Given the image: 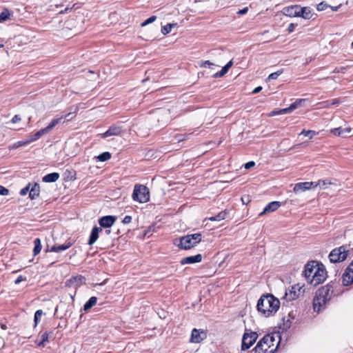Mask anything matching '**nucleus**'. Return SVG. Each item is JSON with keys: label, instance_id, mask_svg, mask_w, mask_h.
Listing matches in <instances>:
<instances>
[{"label": "nucleus", "instance_id": "nucleus-1", "mask_svg": "<svg viewBox=\"0 0 353 353\" xmlns=\"http://www.w3.org/2000/svg\"><path fill=\"white\" fill-rule=\"evenodd\" d=\"M279 307L280 301L272 294H263L256 305L258 312L265 317L274 315Z\"/></svg>", "mask_w": 353, "mask_h": 353}, {"label": "nucleus", "instance_id": "nucleus-2", "mask_svg": "<svg viewBox=\"0 0 353 353\" xmlns=\"http://www.w3.org/2000/svg\"><path fill=\"white\" fill-rule=\"evenodd\" d=\"M332 285L327 284L319 288L316 292L313 299V309L315 312H319L324 309L325 304L330 301L332 293Z\"/></svg>", "mask_w": 353, "mask_h": 353}, {"label": "nucleus", "instance_id": "nucleus-3", "mask_svg": "<svg viewBox=\"0 0 353 353\" xmlns=\"http://www.w3.org/2000/svg\"><path fill=\"white\" fill-rule=\"evenodd\" d=\"M201 241V234L195 233L181 236L179 239V243L177 246L183 250H190L200 243Z\"/></svg>", "mask_w": 353, "mask_h": 353}, {"label": "nucleus", "instance_id": "nucleus-4", "mask_svg": "<svg viewBox=\"0 0 353 353\" xmlns=\"http://www.w3.org/2000/svg\"><path fill=\"white\" fill-rule=\"evenodd\" d=\"M132 196L136 201L146 203L150 200L149 189L145 185L136 184Z\"/></svg>", "mask_w": 353, "mask_h": 353}, {"label": "nucleus", "instance_id": "nucleus-5", "mask_svg": "<svg viewBox=\"0 0 353 353\" xmlns=\"http://www.w3.org/2000/svg\"><path fill=\"white\" fill-rule=\"evenodd\" d=\"M349 250L346 245H342L334 248L329 254V259L331 263H338L345 261L348 256Z\"/></svg>", "mask_w": 353, "mask_h": 353}, {"label": "nucleus", "instance_id": "nucleus-6", "mask_svg": "<svg viewBox=\"0 0 353 353\" xmlns=\"http://www.w3.org/2000/svg\"><path fill=\"white\" fill-rule=\"evenodd\" d=\"M330 183H331L330 181H322L321 182L319 181V183L301 182V183H298L295 184L293 190L295 193H300V192H303L307 190L315 188L318 185L320 186L321 188H324V187L327 184H330Z\"/></svg>", "mask_w": 353, "mask_h": 353}, {"label": "nucleus", "instance_id": "nucleus-7", "mask_svg": "<svg viewBox=\"0 0 353 353\" xmlns=\"http://www.w3.org/2000/svg\"><path fill=\"white\" fill-rule=\"evenodd\" d=\"M327 277V272L321 264L316 268L314 274L312 275V278L310 280V283L314 286H316L320 283H322Z\"/></svg>", "mask_w": 353, "mask_h": 353}, {"label": "nucleus", "instance_id": "nucleus-8", "mask_svg": "<svg viewBox=\"0 0 353 353\" xmlns=\"http://www.w3.org/2000/svg\"><path fill=\"white\" fill-rule=\"evenodd\" d=\"M258 334L256 332H245L242 338L241 350H248L256 341Z\"/></svg>", "mask_w": 353, "mask_h": 353}, {"label": "nucleus", "instance_id": "nucleus-9", "mask_svg": "<svg viewBox=\"0 0 353 353\" xmlns=\"http://www.w3.org/2000/svg\"><path fill=\"white\" fill-rule=\"evenodd\" d=\"M270 338L268 336H264L257 343L254 347V353H274L276 348H270L265 344V341H270Z\"/></svg>", "mask_w": 353, "mask_h": 353}, {"label": "nucleus", "instance_id": "nucleus-10", "mask_svg": "<svg viewBox=\"0 0 353 353\" xmlns=\"http://www.w3.org/2000/svg\"><path fill=\"white\" fill-rule=\"evenodd\" d=\"M302 287L299 285L292 286L291 289L287 290L285 294L284 298L287 301H292L299 297V296L304 292L301 290Z\"/></svg>", "mask_w": 353, "mask_h": 353}, {"label": "nucleus", "instance_id": "nucleus-11", "mask_svg": "<svg viewBox=\"0 0 353 353\" xmlns=\"http://www.w3.org/2000/svg\"><path fill=\"white\" fill-rule=\"evenodd\" d=\"M342 280L343 285L345 286L353 283V259L343 274Z\"/></svg>", "mask_w": 353, "mask_h": 353}, {"label": "nucleus", "instance_id": "nucleus-12", "mask_svg": "<svg viewBox=\"0 0 353 353\" xmlns=\"http://www.w3.org/2000/svg\"><path fill=\"white\" fill-rule=\"evenodd\" d=\"M85 277L81 275L72 276L70 279L66 281L65 286L69 288L73 287L74 288H77L81 286L82 284L85 283Z\"/></svg>", "mask_w": 353, "mask_h": 353}, {"label": "nucleus", "instance_id": "nucleus-13", "mask_svg": "<svg viewBox=\"0 0 353 353\" xmlns=\"http://www.w3.org/2000/svg\"><path fill=\"white\" fill-rule=\"evenodd\" d=\"M207 337V334L201 330L193 329L191 334L190 342L200 343Z\"/></svg>", "mask_w": 353, "mask_h": 353}, {"label": "nucleus", "instance_id": "nucleus-14", "mask_svg": "<svg viewBox=\"0 0 353 353\" xmlns=\"http://www.w3.org/2000/svg\"><path fill=\"white\" fill-rule=\"evenodd\" d=\"M318 266H319V265L316 263V261H310L306 264L304 270V275L309 283Z\"/></svg>", "mask_w": 353, "mask_h": 353}, {"label": "nucleus", "instance_id": "nucleus-15", "mask_svg": "<svg viewBox=\"0 0 353 353\" xmlns=\"http://www.w3.org/2000/svg\"><path fill=\"white\" fill-rule=\"evenodd\" d=\"M123 132L122 127L116 125H111L109 129L101 134V138H106L110 136H119Z\"/></svg>", "mask_w": 353, "mask_h": 353}, {"label": "nucleus", "instance_id": "nucleus-16", "mask_svg": "<svg viewBox=\"0 0 353 353\" xmlns=\"http://www.w3.org/2000/svg\"><path fill=\"white\" fill-rule=\"evenodd\" d=\"M117 218L114 216L108 215L102 216L99 220V223L102 228H110L111 227L115 222Z\"/></svg>", "mask_w": 353, "mask_h": 353}, {"label": "nucleus", "instance_id": "nucleus-17", "mask_svg": "<svg viewBox=\"0 0 353 353\" xmlns=\"http://www.w3.org/2000/svg\"><path fill=\"white\" fill-rule=\"evenodd\" d=\"M74 113L72 112H70L68 113V114H66L65 117H59V118H57V119H53L50 123L49 125L45 128V129L46 130V131L48 132H50V130H52L57 124L61 123L63 121V119L65 118H68V120H70L72 118V117H70Z\"/></svg>", "mask_w": 353, "mask_h": 353}, {"label": "nucleus", "instance_id": "nucleus-18", "mask_svg": "<svg viewBox=\"0 0 353 353\" xmlns=\"http://www.w3.org/2000/svg\"><path fill=\"white\" fill-rule=\"evenodd\" d=\"M202 260V255L201 254H198L195 256H190L187 257L183 258L180 263L181 265L185 264H192L195 263H199Z\"/></svg>", "mask_w": 353, "mask_h": 353}, {"label": "nucleus", "instance_id": "nucleus-19", "mask_svg": "<svg viewBox=\"0 0 353 353\" xmlns=\"http://www.w3.org/2000/svg\"><path fill=\"white\" fill-rule=\"evenodd\" d=\"M299 9V6L296 5V6L285 7L283 9L282 12H283V14H285L286 16H288L290 17H298Z\"/></svg>", "mask_w": 353, "mask_h": 353}, {"label": "nucleus", "instance_id": "nucleus-20", "mask_svg": "<svg viewBox=\"0 0 353 353\" xmlns=\"http://www.w3.org/2000/svg\"><path fill=\"white\" fill-rule=\"evenodd\" d=\"M281 205V203L279 201L270 202L265 207L264 210L259 214V216H261L268 212L276 211Z\"/></svg>", "mask_w": 353, "mask_h": 353}, {"label": "nucleus", "instance_id": "nucleus-21", "mask_svg": "<svg viewBox=\"0 0 353 353\" xmlns=\"http://www.w3.org/2000/svg\"><path fill=\"white\" fill-rule=\"evenodd\" d=\"M52 335H53L52 331L45 332L42 333L41 334H40L41 341H39L38 340H37L35 341V343H37V345L38 346L44 347L46 345V343L50 341V339H51L52 338Z\"/></svg>", "mask_w": 353, "mask_h": 353}, {"label": "nucleus", "instance_id": "nucleus-22", "mask_svg": "<svg viewBox=\"0 0 353 353\" xmlns=\"http://www.w3.org/2000/svg\"><path fill=\"white\" fill-rule=\"evenodd\" d=\"M102 231L101 228L99 227H94L92 230L91 234L90 235L88 239V244L90 245H93L97 240L99 237V233Z\"/></svg>", "mask_w": 353, "mask_h": 353}, {"label": "nucleus", "instance_id": "nucleus-23", "mask_svg": "<svg viewBox=\"0 0 353 353\" xmlns=\"http://www.w3.org/2000/svg\"><path fill=\"white\" fill-rule=\"evenodd\" d=\"M298 17H303L305 19H310L312 17V9L310 7L301 8L299 6Z\"/></svg>", "mask_w": 353, "mask_h": 353}, {"label": "nucleus", "instance_id": "nucleus-24", "mask_svg": "<svg viewBox=\"0 0 353 353\" xmlns=\"http://www.w3.org/2000/svg\"><path fill=\"white\" fill-rule=\"evenodd\" d=\"M72 246V243L70 242L64 243L63 245H54L52 246L50 249H47L46 251L53 252H61L63 250H65Z\"/></svg>", "mask_w": 353, "mask_h": 353}, {"label": "nucleus", "instance_id": "nucleus-25", "mask_svg": "<svg viewBox=\"0 0 353 353\" xmlns=\"http://www.w3.org/2000/svg\"><path fill=\"white\" fill-rule=\"evenodd\" d=\"M40 193V186L38 183H34V184H31L30 190L29 193V198L31 200L35 199L39 196Z\"/></svg>", "mask_w": 353, "mask_h": 353}, {"label": "nucleus", "instance_id": "nucleus-26", "mask_svg": "<svg viewBox=\"0 0 353 353\" xmlns=\"http://www.w3.org/2000/svg\"><path fill=\"white\" fill-rule=\"evenodd\" d=\"M351 130L352 129L350 128H342L340 127L332 129L331 132L334 135L339 137H345L347 133L351 132Z\"/></svg>", "mask_w": 353, "mask_h": 353}, {"label": "nucleus", "instance_id": "nucleus-27", "mask_svg": "<svg viewBox=\"0 0 353 353\" xmlns=\"http://www.w3.org/2000/svg\"><path fill=\"white\" fill-rule=\"evenodd\" d=\"M265 336H268L270 338V341H265V344H263V345H266L267 346L269 347V349L276 348V350L278 348V346L279 345L280 341H279L275 345V344H274V342H275L274 334H266Z\"/></svg>", "mask_w": 353, "mask_h": 353}, {"label": "nucleus", "instance_id": "nucleus-28", "mask_svg": "<svg viewBox=\"0 0 353 353\" xmlns=\"http://www.w3.org/2000/svg\"><path fill=\"white\" fill-rule=\"evenodd\" d=\"M46 133H48V132L46 131L45 128L39 130L38 132H37L36 133H34V134H32L30 137V138L28 139L29 143H31L32 141H34L39 139L41 136H43V134H45Z\"/></svg>", "mask_w": 353, "mask_h": 353}, {"label": "nucleus", "instance_id": "nucleus-29", "mask_svg": "<svg viewBox=\"0 0 353 353\" xmlns=\"http://www.w3.org/2000/svg\"><path fill=\"white\" fill-rule=\"evenodd\" d=\"M97 301V298L96 296H92L89 299V300L84 304L83 310L84 311H88L90 308H92Z\"/></svg>", "mask_w": 353, "mask_h": 353}, {"label": "nucleus", "instance_id": "nucleus-30", "mask_svg": "<svg viewBox=\"0 0 353 353\" xmlns=\"http://www.w3.org/2000/svg\"><path fill=\"white\" fill-rule=\"evenodd\" d=\"M34 248L33 249V254L34 256H36L41 252V243L40 239H39V238L35 239L34 240Z\"/></svg>", "mask_w": 353, "mask_h": 353}, {"label": "nucleus", "instance_id": "nucleus-31", "mask_svg": "<svg viewBox=\"0 0 353 353\" xmlns=\"http://www.w3.org/2000/svg\"><path fill=\"white\" fill-rule=\"evenodd\" d=\"M227 212L225 211H222L219 212L217 215L211 216L208 218L210 221H221L224 220L226 218Z\"/></svg>", "mask_w": 353, "mask_h": 353}, {"label": "nucleus", "instance_id": "nucleus-32", "mask_svg": "<svg viewBox=\"0 0 353 353\" xmlns=\"http://www.w3.org/2000/svg\"><path fill=\"white\" fill-rule=\"evenodd\" d=\"M306 101L305 99H296L293 103L290 105V109L294 110L299 107H301L302 105V103H304Z\"/></svg>", "mask_w": 353, "mask_h": 353}, {"label": "nucleus", "instance_id": "nucleus-33", "mask_svg": "<svg viewBox=\"0 0 353 353\" xmlns=\"http://www.w3.org/2000/svg\"><path fill=\"white\" fill-rule=\"evenodd\" d=\"M111 158V154L108 152H104L99 154L97 159L100 161H106Z\"/></svg>", "mask_w": 353, "mask_h": 353}, {"label": "nucleus", "instance_id": "nucleus-34", "mask_svg": "<svg viewBox=\"0 0 353 353\" xmlns=\"http://www.w3.org/2000/svg\"><path fill=\"white\" fill-rule=\"evenodd\" d=\"M176 25V23H168L167 25L162 27L161 33L163 35H166L171 31L172 28L175 26Z\"/></svg>", "mask_w": 353, "mask_h": 353}, {"label": "nucleus", "instance_id": "nucleus-35", "mask_svg": "<svg viewBox=\"0 0 353 353\" xmlns=\"http://www.w3.org/2000/svg\"><path fill=\"white\" fill-rule=\"evenodd\" d=\"M30 143L29 141H28V139L26 140V141H18L15 143H14L13 145H10L9 147L10 149H15V148H18L21 146H23V145H26L27 144Z\"/></svg>", "mask_w": 353, "mask_h": 353}, {"label": "nucleus", "instance_id": "nucleus-36", "mask_svg": "<svg viewBox=\"0 0 353 353\" xmlns=\"http://www.w3.org/2000/svg\"><path fill=\"white\" fill-rule=\"evenodd\" d=\"M10 12L8 9H4L1 13H0V22L6 21L10 16Z\"/></svg>", "mask_w": 353, "mask_h": 353}, {"label": "nucleus", "instance_id": "nucleus-37", "mask_svg": "<svg viewBox=\"0 0 353 353\" xmlns=\"http://www.w3.org/2000/svg\"><path fill=\"white\" fill-rule=\"evenodd\" d=\"M43 313L41 310H39L36 311V312L34 313V326H36L37 325V323L40 321L41 317L43 315Z\"/></svg>", "mask_w": 353, "mask_h": 353}, {"label": "nucleus", "instance_id": "nucleus-38", "mask_svg": "<svg viewBox=\"0 0 353 353\" xmlns=\"http://www.w3.org/2000/svg\"><path fill=\"white\" fill-rule=\"evenodd\" d=\"M292 112V110L290 109V105L288 108L281 109L279 111H274L272 113V115H276V114H287Z\"/></svg>", "mask_w": 353, "mask_h": 353}, {"label": "nucleus", "instance_id": "nucleus-39", "mask_svg": "<svg viewBox=\"0 0 353 353\" xmlns=\"http://www.w3.org/2000/svg\"><path fill=\"white\" fill-rule=\"evenodd\" d=\"M303 134L305 137H308L310 139H312L313 136L315 134V132L312 130H303L299 135Z\"/></svg>", "mask_w": 353, "mask_h": 353}, {"label": "nucleus", "instance_id": "nucleus-40", "mask_svg": "<svg viewBox=\"0 0 353 353\" xmlns=\"http://www.w3.org/2000/svg\"><path fill=\"white\" fill-rule=\"evenodd\" d=\"M30 187H31V183H29L26 187H24L23 188H22L20 191V194L21 196H25L26 195L28 192L30 193Z\"/></svg>", "mask_w": 353, "mask_h": 353}, {"label": "nucleus", "instance_id": "nucleus-41", "mask_svg": "<svg viewBox=\"0 0 353 353\" xmlns=\"http://www.w3.org/2000/svg\"><path fill=\"white\" fill-rule=\"evenodd\" d=\"M283 325L282 330H287L291 326V323L290 321V319H288L287 320H285V317H283Z\"/></svg>", "mask_w": 353, "mask_h": 353}, {"label": "nucleus", "instance_id": "nucleus-42", "mask_svg": "<svg viewBox=\"0 0 353 353\" xmlns=\"http://www.w3.org/2000/svg\"><path fill=\"white\" fill-rule=\"evenodd\" d=\"M228 72V70H226V68H225L224 67H223V68L221 69V70L219 72H216L215 73L214 75H213V77L214 78H219V77H222L223 76H224L226 73Z\"/></svg>", "mask_w": 353, "mask_h": 353}, {"label": "nucleus", "instance_id": "nucleus-43", "mask_svg": "<svg viewBox=\"0 0 353 353\" xmlns=\"http://www.w3.org/2000/svg\"><path fill=\"white\" fill-rule=\"evenodd\" d=\"M157 19V17L156 16H152L150 17V18H148L147 20H145V21H143L142 23H141V26H145L150 23H152L154 22Z\"/></svg>", "mask_w": 353, "mask_h": 353}, {"label": "nucleus", "instance_id": "nucleus-44", "mask_svg": "<svg viewBox=\"0 0 353 353\" xmlns=\"http://www.w3.org/2000/svg\"><path fill=\"white\" fill-rule=\"evenodd\" d=\"M328 7H329V6L327 3L321 2L317 5L316 8L319 11H323V10H325Z\"/></svg>", "mask_w": 353, "mask_h": 353}, {"label": "nucleus", "instance_id": "nucleus-45", "mask_svg": "<svg viewBox=\"0 0 353 353\" xmlns=\"http://www.w3.org/2000/svg\"><path fill=\"white\" fill-rule=\"evenodd\" d=\"M281 74V72L280 71H277L276 72H273L272 74H270L268 77V79L269 80H274V79H276L278 78V77Z\"/></svg>", "mask_w": 353, "mask_h": 353}, {"label": "nucleus", "instance_id": "nucleus-46", "mask_svg": "<svg viewBox=\"0 0 353 353\" xmlns=\"http://www.w3.org/2000/svg\"><path fill=\"white\" fill-rule=\"evenodd\" d=\"M9 194V190L0 185V195L6 196Z\"/></svg>", "mask_w": 353, "mask_h": 353}, {"label": "nucleus", "instance_id": "nucleus-47", "mask_svg": "<svg viewBox=\"0 0 353 353\" xmlns=\"http://www.w3.org/2000/svg\"><path fill=\"white\" fill-rule=\"evenodd\" d=\"M214 64L211 63L210 61H202L200 63L201 67H208L210 68L212 65Z\"/></svg>", "mask_w": 353, "mask_h": 353}, {"label": "nucleus", "instance_id": "nucleus-48", "mask_svg": "<svg viewBox=\"0 0 353 353\" xmlns=\"http://www.w3.org/2000/svg\"><path fill=\"white\" fill-rule=\"evenodd\" d=\"M241 201L243 204L248 205L251 201V199L249 195H244L241 197Z\"/></svg>", "mask_w": 353, "mask_h": 353}, {"label": "nucleus", "instance_id": "nucleus-49", "mask_svg": "<svg viewBox=\"0 0 353 353\" xmlns=\"http://www.w3.org/2000/svg\"><path fill=\"white\" fill-rule=\"evenodd\" d=\"M132 221V216L127 215L122 220V223L124 224H128Z\"/></svg>", "mask_w": 353, "mask_h": 353}, {"label": "nucleus", "instance_id": "nucleus-50", "mask_svg": "<svg viewBox=\"0 0 353 353\" xmlns=\"http://www.w3.org/2000/svg\"><path fill=\"white\" fill-rule=\"evenodd\" d=\"M254 165H255V163L254 161H249L244 165V168L248 170V169H250V168L254 167Z\"/></svg>", "mask_w": 353, "mask_h": 353}, {"label": "nucleus", "instance_id": "nucleus-51", "mask_svg": "<svg viewBox=\"0 0 353 353\" xmlns=\"http://www.w3.org/2000/svg\"><path fill=\"white\" fill-rule=\"evenodd\" d=\"M23 281H26V277H24L22 275H20L15 280L14 283H15V284H19V283H20Z\"/></svg>", "mask_w": 353, "mask_h": 353}, {"label": "nucleus", "instance_id": "nucleus-52", "mask_svg": "<svg viewBox=\"0 0 353 353\" xmlns=\"http://www.w3.org/2000/svg\"><path fill=\"white\" fill-rule=\"evenodd\" d=\"M347 67H341V68H336L333 72L334 73H339V72H344V71L347 69Z\"/></svg>", "mask_w": 353, "mask_h": 353}, {"label": "nucleus", "instance_id": "nucleus-53", "mask_svg": "<svg viewBox=\"0 0 353 353\" xmlns=\"http://www.w3.org/2000/svg\"><path fill=\"white\" fill-rule=\"evenodd\" d=\"M58 178H43V181L48 183L55 182Z\"/></svg>", "mask_w": 353, "mask_h": 353}, {"label": "nucleus", "instance_id": "nucleus-54", "mask_svg": "<svg viewBox=\"0 0 353 353\" xmlns=\"http://www.w3.org/2000/svg\"><path fill=\"white\" fill-rule=\"evenodd\" d=\"M248 10V8L245 7L243 9H241V10H239V11H237V14L239 15H242V14L247 13Z\"/></svg>", "mask_w": 353, "mask_h": 353}, {"label": "nucleus", "instance_id": "nucleus-55", "mask_svg": "<svg viewBox=\"0 0 353 353\" xmlns=\"http://www.w3.org/2000/svg\"><path fill=\"white\" fill-rule=\"evenodd\" d=\"M320 104L322 105L323 108H327L330 105H331L330 101H323V102L321 103Z\"/></svg>", "mask_w": 353, "mask_h": 353}, {"label": "nucleus", "instance_id": "nucleus-56", "mask_svg": "<svg viewBox=\"0 0 353 353\" xmlns=\"http://www.w3.org/2000/svg\"><path fill=\"white\" fill-rule=\"evenodd\" d=\"M294 27H295V25L294 23H290L288 28V31L289 32H293L294 29Z\"/></svg>", "mask_w": 353, "mask_h": 353}, {"label": "nucleus", "instance_id": "nucleus-57", "mask_svg": "<svg viewBox=\"0 0 353 353\" xmlns=\"http://www.w3.org/2000/svg\"><path fill=\"white\" fill-rule=\"evenodd\" d=\"M339 103H340L339 99H334L330 102V104H331V105H335L339 104Z\"/></svg>", "mask_w": 353, "mask_h": 353}, {"label": "nucleus", "instance_id": "nucleus-58", "mask_svg": "<svg viewBox=\"0 0 353 353\" xmlns=\"http://www.w3.org/2000/svg\"><path fill=\"white\" fill-rule=\"evenodd\" d=\"M262 90V87L261 86H258L256 88H255L253 91H252V93L253 94H256V93H259V92H261Z\"/></svg>", "mask_w": 353, "mask_h": 353}, {"label": "nucleus", "instance_id": "nucleus-59", "mask_svg": "<svg viewBox=\"0 0 353 353\" xmlns=\"http://www.w3.org/2000/svg\"><path fill=\"white\" fill-rule=\"evenodd\" d=\"M20 120H21V118L18 115H15L12 119V122L14 123H17V122L19 121Z\"/></svg>", "mask_w": 353, "mask_h": 353}, {"label": "nucleus", "instance_id": "nucleus-60", "mask_svg": "<svg viewBox=\"0 0 353 353\" xmlns=\"http://www.w3.org/2000/svg\"><path fill=\"white\" fill-rule=\"evenodd\" d=\"M45 176H59V174L57 172H52L46 174Z\"/></svg>", "mask_w": 353, "mask_h": 353}, {"label": "nucleus", "instance_id": "nucleus-61", "mask_svg": "<svg viewBox=\"0 0 353 353\" xmlns=\"http://www.w3.org/2000/svg\"><path fill=\"white\" fill-rule=\"evenodd\" d=\"M341 5L340 4L339 6H332L331 8L333 11H337L339 8L341 6Z\"/></svg>", "mask_w": 353, "mask_h": 353}, {"label": "nucleus", "instance_id": "nucleus-62", "mask_svg": "<svg viewBox=\"0 0 353 353\" xmlns=\"http://www.w3.org/2000/svg\"><path fill=\"white\" fill-rule=\"evenodd\" d=\"M230 68L232 67V65H233V62L232 61H230L227 64H226Z\"/></svg>", "mask_w": 353, "mask_h": 353}, {"label": "nucleus", "instance_id": "nucleus-63", "mask_svg": "<svg viewBox=\"0 0 353 353\" xmlns=\"http://www.w3.org/2000/svg\"><path fill=\"white\" fill-rule=\"evenodd\" d=\"M110 232H111V230H105V233H106L107 234H110Z\"/></svg>", "mask_w": 353, "mask_h": 353}, {"label": "nucleus", "instance_id": "nucleus-64", "mask_svg": "<svg viewBox=\"0 0 353 353\" xmlns=\"http://www.w3.org/2000/svg\"><path fill=\"white\" fill-rule=\"evenodd\" d=\"M1 328L3 330H6L7 328V327L6 325L3 324V325H1Z\"/></svg>", "mask_w": 353, "mask_h": 353}]
</instances>
